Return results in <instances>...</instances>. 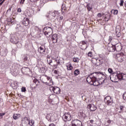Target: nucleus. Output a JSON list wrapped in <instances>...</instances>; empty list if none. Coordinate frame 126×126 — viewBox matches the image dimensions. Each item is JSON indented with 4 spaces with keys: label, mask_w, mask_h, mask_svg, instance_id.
<instances>
[{
    "label": "nucleus",
    "mask_w": 126,
    "mask_h": 126,
    "mask_svg": "<svg viewBox=\"0 0 126 126\" xmlns=\"http://www.w3.org/2000/svg\"><path fill=\"white\" fill-rule=\"evenodd\" d=\"M22 92H25L26 91V88L24 87H23L21 89Z\"/></svg>",
    "instance_id": "obj_39"
},
{
    "label": "nucleus",
    "mask_w": 126,
    "mask_h": 126,
    "mask_svg": "<svg viewBox=\"0 0 126 126\" xmlns=\"http://www.w3.org/2000/svg\"><path fill=\"white\" fill-rule=\"evenodd\" d=\"M94 122V120H90V123H91V124H93Z\"/></svg>",
    "instance_id": "obj_59"
},
{
    "label": "nucleus",
    "mask_w": 126,
    "mask_h": 126,
    "mask_svg": "<svg viewBox=\"0 0 126 126\" xmlns=\"http://www.w3.org/2000/svg\"><path fill=\"white\" fill-rule=\"evenodd\" d=\"M116 34L117 37H121V30H120V29L116 28Z\"/></svg>",
    "instance_id": "obj_20"
},
{
    "label": "nucleus",
    "mask_w": 126,
    "mask_h": 126,
    "mask_svg": "<svg viewBox=\"0 0 126 126\" xmlns=\"http://www.w3.org/2000/svg\"><path fill=\"white\" fill-rule=\"evenodd\" d=\"M81 43L83 45H86V42L84 41H82Z\"/></svg>",
    "instance_id": "obj_52"
},
{
    "label": "nucleus",
    "mask_w": 126,
    "mask_h": 126,
    "mask_svg": "<svg viewBox=\"0 0 126 126\" xmlns=\"http://www.w3.org/2000/svg\"><path fill=\"white\" fill-rule=\"evenodd\" d=\"M23 60L24 62H27L28 61V57H27V55H23Z\"/></svg>",
    "instance_id": "obj_27"
},
{
    "label": "nucleus",
    "mask_w": 126,
    "mask_h": 126,
    "mask_svg": "<svg viewBox=\"0 0 126 126\" xmlns=\"http://www.w3.org/2000/svg\"><path fill=\"white\" fill-rule=\"evenodd\" d=\"M49 126H55V124H51L49 125Z\"/></svg>",
    "instance_id": "obj_60"
},
{
    "label": "nucleus",
    "mask_w": 126,
    "mask_h": 126,
    "mask_svg": "<svg viewBox=\"0 0 126 126\" xmlns=\"http://www.w3.org/2000/svg\"><path fill=\"white\" fill-rule=\"evenodd\" d=\"M52 16L55 17L56 16V13L55 12L52 13Z\"/></svg>",
    "instance_id": "obj_55"
},
{
    "label": "nucleus",
    "mask_w": 126,
    "mask_h": 126,
    "mask_svg": "<svg viewBox=\"0 0 126 126\" xmlns=\"http://www.w3.org/2000/svg\"><path fill=\"white\" fill-rule=\"evenodd\" d=\"M20 114H14L13 115V118L14 120H17L20 118Z\"/></svg>",
    "instance_id": "obj_23"
},
{
    "label": "nucleus",
    "mask_w": 126,
    "mask_h": 126,
    "mask_svg": "<svg viewBox=\"0 0 126 126\" xmlns=\"http://www.w3.org/2000/svg\"><path fill=\"white\" fill-rule=\"evenodd\" d=\"M24 1H25V0H21V1H20V4H24Z\"/></svg>",
    "instance_id": "obj_43"
},
{
    "label": "nucleus",
    "mask_w": 126,
    "mask_h": 126,
    "mask_svg": "<svg viewBox=\"0 0 126 126\" xmlns=\"http://www.w3.org/2000/svg\"><path fill=\"white\" fill-rule=\"evenodd\" d=\"M123 98H125V99H126V93L124 94L123 95Z\"/></svg>",
    "instance_id": "obj_56"
},
{
    "label": "nucleus",
    "mask_w": 126,
    "mask_h": 126,
    "mask_svg": "<svg viewBox=\"0 0 126 126\" xmlns=\"http://www.w3.org/2000/svg\"><path fill=\"white\" fill-rule=\"evenodd\" d=\"M19 70V69L15 70L14 71L15 72V74H17V73H18V71Z\"/></svg>",
    "instance_id": "obj_47"
},
{
    "label": "nucleus",
    "mask_w": 126,
    "mask_h": 126,
    "mask_svg": "<svg viewBox=\"0 0 126 126\" xmlns=\"http://www.w3.org/2000/svg\"><path fill=\"white\" fill-rule=\"evenodd\" d=\"M50 90L54 92L55 94H60L61 93V89L58 87H51Z\"/></svg>",
    "instance_id": "obj_8"
},
{
    "label": "nucleus",
    "mask_w": 126,
    "mask_h": 126,
    "mask_svg": "<svg viewBox=\"0 0 126 126\" xmlns=\"http://www.w3.org/2000/svg\"><path fill=\"white\" fill-rule=\"evenodd\" d=\"M118 73H114L110 75V79L112 82H118Z\"/></svg>",
    "instance_id": "obj_5"
},
{
    "label": "nucleus",
    "mask_w": 126,
    "mask_h": 126,
    "mask_svg": "<svg viewBox=\"0 0 126 126\" xmlns=\"http://www.w3.org/2000/svg\"><path fill=\"white\" fill-rule=\"evenodd\" d=\"M126 74L122 73V80H126Z\"/></svg>",
    "instance_id": "obj_32"
},
{
    "label": "nucleus",
    "mask_w": 126,
    "mask_h": 126,
    "mask_svg": "<svg viewBox=\"0 0 126 126\" xmlns=\"http://www.w3.org/2000/svg\"><path fill=\"white\" fill-rule=\"evenodd\" d=\"M63 120L64 122H69L71 121V114L69 112L65 113L62 117Z\"/></svg>",
    "instance_id": "obj_3"
},
{
    "label": "nucleus",
    "mask_w": 126,
    "mask_h": 126,
    "mask_svg": "<svg viewBox=\"0 0 126 126\" xmlns=\"http://www.w3.org/2000/svg\"><path fill=\"white\" fill-rule=\"evenodd\" d=\"M63 16H61L60 17V21H63Z\"/></svg>",
    "instance_id": "obj_42"
},
{
    "label": "nucleus",
    "mask_w": 126,
    "mask_h": 126,
    "mask_svg": "<svg viewBox=\"0 0 126 126\" xmlns=\"http://www.w3.org/2000/svg\"><path fill=\"white\" fill-rule=\"evenodd\" d=\"M88 57H90V58H92V57L93 56V55H92V52H89L88 54Z\"/></svg>",
    "instance_id": "obj_38"
},
{
    "label": "nucleus",
    "mask_w": 126,
    "mask_h": 126,
    "mask_svg": "<svg viewBox=\"0 0 126 126\" xmlns=\"http://www.w3.org/2000/svg\"><path fill=\"white\" fill-rule=\"evenodd\" d=\"M58 35L56 33L52 35L51 37V40L54 44H56V43L58 42Z\"/></svg>",
    "instance_id": "obj_11"
},
{
    "label": "nucleus",
    "mask_w": 126,
    "mask_h": 126,
    "mask_svg": "<svg viewBox=\"0 0 126 126\" xmlns=\"http://www.w3.org/2000/svg\"><path fill=\"white\" fill-rule=\"evenodd\" d=\"M3 56H6V52H4Z\"/></svg>",
    "instance_id": "obj_61"
},
{
    "label": "nucleus",
    "mask_w": 126,
    "mask_h": 126,
    "mask_svg": "<svg viewBox=\"0 0 126 126\" xmlns=\"http://www.w3.org/2000/svg\"><path fill=\"white\" fill-rule=\"evenodd\" d=\"M116 58L117 59H118V58L119 59H123V56H121V54H117Z\"/></svg>",
    "instance_id": "obj_37"
},
{
    "label": "nucleus",
    "mask_w": 126,
    "mask_h": 126,
    "mask_svg": "<svg viewBox=\"0 0 126 126\" xmlns=\"http://www.w3.org/2000/svg\"><path fill=\"white\" fill-rule=\"evenodd\" d=\"M98 75L96 73H93L89 75L87 78V82L94 86H98V85H102L105 83V79L103 80L101 78L100 80H98Z\"/></svg>",
    "instance_id": "obj_1"
},
{
    "label": "nucleus",
    "mask_w": 126,
    "mask_h": 126,
    "mask_svg": "<svg viewBox=\"0 0 126 126\" xmlns=\"http://www.w3.org/2000/svg\"><path fill=\"white\" fill-rule=\"evenodd\" d=\"M104 103L108 106H111L113 104V98L110 96H107L104 98Z\"/></svg>",
    "instance_id": "obj_4"
},
{
    "label": "nucleus",
    "mask_w": 126,
    "mask_h": 126,
    "mask_svg": "<svg viewBox=\"0 0 126 126\" xmlns=\"http://www.w3.org/2000/svg\"><path fill=\"white\" fill-rule=\"evenodd\" d=\"M23 24L25 26H28L29 25V19L25 18L23 20Z\"/></svg>",
    "instance_id": "obj_15"
},
{
    "label": "nucleus",
    "mask_w": 126,
    "mask_h": 126,
    "mask_svg": "<svg viewBox=\"0 0 126 126\" xmlns=\"http://www.w3.org/2000/svg\"><path fill=\"white\" fill-rule=\"evenodd\" d=\"M73 61L74 63H78V62H79V59L77 58H74L73 59Z\"/></svg>",
    "instance_id": "obj_31"
},
{
    "label": "nucleus",
    "mask_w": 126,
    "mask_h": 126,
    "mask_svg": "<svg viewBox=\"0 0 126 126\" xmlns=\"http://www.w3.org/2000/svg\"><path fill=\"white\" fill-rule=\"evenodd\" d=\"M55 62H57V64H55V65H54V66H55V67H57V66H58V65H59V64H60V61L57 60H55Z\"/></svg>",
    "instance_id": "obj_33"
},
{
    "label": "nucleus",
    "mask_w": 126,
    "mask_h": 126,
    "mask_svg": "<svg viewBox=\"0 0 126 126\" xmlns=\"http://www.w3.org/2000/svg\"><path fill=\"white\" fill-rule=\"evenodd\" d=\"M120 6H123L124 5V0H120Z\"/></svg>",
    "instance_id": "obj_40"
},
{
    "label": "nucleus",
    "mask_w": 126,
    "mask_h": 126,
    "mask_svg": "<svg viewBox=\"0 0 126 126\" xmlns=\"http://www.w3.org/2000/svg\"><path fill=\"white\" fill-rule=\"evenodd\" d=\"M54 73H55V74H58V71L57 70H55L54 71Z\"/></svg>",
    "instance_id": "obj_57"
},
{
    "label": "nucleus",
    "mask_w": 126,
    "mask_h": 126,
    "mask_svg": "<svg viewBox=\"0 0 126 126\" xmlns=\"http://www.w3.org/2000/svg\"><path fill=\"white\" fill-rule=\"evenodd\" d=\"M111 13H113V14H114V15H118V13H119V11H118V10H112L111 11Z\"/></svg>",
    "instance_id": "obj_26"
},
{
    "label": "nucleus",
    "mask_w": 126,
    "mask_h": 126,
    "mask_svg": "<svg viewBox=\"0 0 126 126\" xmlns=\"http://www.w3.org/2000/svg\"><path fill=\"white\" fill-rule=\"evenodd\" d=\"M108 124H111V120H108L107 121Z\"/></svg>",
    "instance_id": "obj_62"
},
{
    "label": "nucleus",
    "mask_w": 126,
    "mask_h": 126,
    "mask_svg": "<svg viewBox=\"0 0 126 126\" xmlns=\"http://www.w3.org/2000/svg\"><path fill=\"white\" fill-rule=\"evenodd\" d=\"M4 0H3L1 2H0V6L1 5H2V4L3 3V2H4Z\"/></svg>",
    "instance_id": "obj_51"
},
{
    "label": "nucleus",
    "mask_w": 126,
    "mask_h": 126,
    "mask_svg": "<svg viewBox=\"0 0 126 126\" xmlns=\"http://www.w3.org/2000/svg\"><path fill=\"white\" fill-rule=\"evenodd\" d=\"M2 0H0V1H1Z\"/></svg>",
    "instance_id": "obj_63"
},
{
    "label": "nucleus",
    "mask_w": 126,
    "mask_h": 126,
    "mask_svg": "<svg viewBox=\"0 0 126 126\" xmlns=\"http://www.w3.org/2000/svg\"><path fill=\"white\" fill-rule=\"evenodd\" d=\"M118 80H123V73H117Z\"/></svg>",
    "instance_id": "obj_22"
},
{
    "label": "nucleus",
    "mask_w": 126,
    "mask_h": 126,
    "mask_svg": "<svg viewBox=\"0 0 126 126\" xmlns=\"http://www.w3.org/2000/svg\"><path fill=\"white\" fill-rule=\"evenodd\" d=\"M87 108L90 110V112H94V111L97 110V106H95V105L93 104L88 105Z\"/></svg>",
    "instance_id": "obj_10"
},
{
    "label": "nucleus",
    "mask_w": 126,
    "mask_h": 126,
    "mask_svg": "<svg viewBox=\"0 0 126 126\" xmlns=\"http://www.w3.org/2000/svg\"><path fill=\"white\" fill-rule=\"evenodd\" d=\"M11 8L12 7H10V8H9V9L7 10V12H9L10 11H11Z\"/></svg>",
    "instance_id": "obj_49"
},
{
    "label": "nucleus",
    "mask_w": 126,
    "mask_h": 126,
    "mask_svg": "<svg viewBox=\"0 0 126 126\" xmlns=\"http://www.w3.org/2000/svg\"><path fill=\"white\" fill-rule=\"evenodd\" d=\"M107 50H108L109 52H115V51H116L115 45H111V46H108Z\"/></svg>",
    "instance_id": "obj_16"
},
{
    "label": "nucleus",
    "mask_w": 126,
    "mask_h": 126,
    "mask_svg": "<svg viewBox=\"0 0 126 126\" xmlns=\"http://www.w3.org/2000/svg\"><path fill=\"white\" fill-rule=\"evenodd\" d=\"M111 17H112V15H111L109 13H107V14H105L104 19H105L107 22H108V21H109V20L111 19Z\"/></svg>",
    "instance_id": "obj_19"
},
{
    "label": "nucleus",
    "mask_w": 126,
    "mask_h": 126,
    "mask_svg": "<svg viewBox=\"0 0 126 126\" xmlns=\"http://www.w3.org/2000/svg\"><path fill=\"white\" fill-rule=\"evenodd\" d=\"M24 120L25 121H28V122H29V121H30L29 119H28V117H25Z\"/></svg>",
    "instance_id": "obj_48"
},
{
    "label": "nucleus",
    "mask_w": 126,
    "mask_h": 126,
    "mask_svg": "<svg viewBox=\"0 0 126 126\" xmlns=\"http://www.w3.org/2000/svg\"><path fill=\"white\" fill-rule=\"evenodd\" d=\"M103 63V60L102 59H99L96 60V62L95 64V66H99V65H101Z\"/></svg>",
    "instance_id": "obj_18"
},
{
    "label": "nucleus",
    "mask_w": 126,
    "mask_h": 126,
    "mask_svg": "<svg viewBox=\"0 0 126 126\" xmlns=\"http://www.w3.org/2000/svg\"><path fill=\"white\" fill-rule=\"evenodd\" d=\"M17 12H21V8H19L18 9V10H17Z\"/></svg>",
    "instance_id": "obj_54"
},
{
    "label": "nucleus",
    "mask_w": 126,
    "mask_h": 126,
    "mask_svg": "<svg viewBox=\"0 0 126 126\" xmlns=\"http://www.w3.org/2000/svg\"><path fill=\"white\" fill-rule=\"evenodd\" d=\"M38 52H39L40 54H43V53H45V52H46V48H45V46L41 45L38 49Z\"/></svg>",
    "instance_id": "obj_13"
},
{
    "label": "nucleus",
    "mask_w": 126,
    "mask_h": 126,
    "mask_svg": "<svg viewBox=\"0 0 126 126\" xmlns=\"http://www.w3.org/2000/svg\"><path fill=\"white\" fill-rule=\"evenodd\" d=\"M72 126H82V123L79 120H74L71 122Z\"/></svg>",
    "instance_id": "obj_7"
},
{
    "label": "nucleus",
    "mask_w": 126,
    "mask_h": 126,
    "mask_svg": "<svg viewBox=\"0 0 126 126\" xmlns=\"http://www.w3.org/2000/svg\"><path fill=\"white\" fill-rule=\"evenodd\" d=\"M13 24H14V19L12 18L11 19L10 25H13Z\"/></svg>",
    "instance_id": "obj_36"
},
{
    "label": "nucleus",
    "mask_w": 126,
    "mask_h": 126,
    "mask_svg": "<svg viewBox=\"0 0 126 126\" xmlns=\"http://www.w3.org/2000/svg\"><path fill=\"white\" fill-rule=\"evenodd\" d=\"M63 5H62V8H63Z\"/></svg>",
    "instance_id": "obj_64"
},
{
    "label": "nucleus",
    "mask_w": 126,
    "mask_h": 126,
    "mask_svg": "<svg viewBox=\"0 0 126 126\" xmlns=\"http://www.w3.org/2000/svg\"><path fill=\"white\" fill-rule=\"evenodd\" d=\"M48 63L50 64V65H51V63H53V61L52 60H50L49 61H47Z\"/></svg>",
    "instance_id": "obj_44"
},
{
    "label": "nucleus",
    "mask_w": 126,
    "mask_h": 126,
    "mask_svg": "<svg viewBox=\"0 0 126 126\" xmlns=\"http://www.w3.org/2000/svg\"><path fill=\"white\" fill-rule=\"evenodd\" d=\"M33 83L36 84V86H38V85H40V81H39L37 79H35L33 80Z\"/></svg>",
    "instance_id": "obj_24"
},
{
    "label": "nucleus",
    "mask_w": 126,
    "mask_h": 126,
    "mask_svg": "<svg viewBox=\"0 0 126 126\" xmlns=\"http://www.w3.org/2000/svg\"><path fill=\"white\" fill-rule=\"evenodd\" d=\"M29 125L31 126H33V125H34V120H29Z\"/></svg>",
    "instance_id": "obj_29"
},
{
    "label": "nucleus",
    "mask_w": 126,
    "mask_h": 126,
    "mask_svg": "<svg viewBox=\"0 0 126 126\" xmlns=\"http://www.w3.org/2000/svg\"><path fill=\"white\" fill-rule=\"evenodd\" d=\"M40 79L45 85H53L54 84L52 78L46 75H42L40 77Z\"/></svg>",
    "instance_id": "obj_2"
},
{
    "label": "nucleus",
    "mask_w": 126,
    "mask_h": 126,
    "mask_svg": "<svg viewBox=\"0 0 126 126\" xmlns=\"http://www.w3.org/2000/svg\"><path fill=\"white\" fill-rule=\"evenodd\" d=\"M124 107L122 105L120 106V109L121 111V112H123V111H124Z\"/></svg>",
    "instance_id": "obj_41"
},
{
    "label": "nucleus",
    "mask_w": 126,
    "mask_h": 126,
    "mask_svg": "<svg viewBox=\"0 0 126 126\" xmlns=\"http://www.w3.org/2000/svg\"><path fill=\"white\" fill-rule=\"evenodd\" d=\"M49 0H43V1H45V2H48Z\"/></svg>",
    "instance_id": "obj_58"
},
{
    "label": "nucleus",
    "mask_w": 126,
    "mask_h": 126,
    "mask_svg": "<svg viewBox=\"0 0 126 126\" xmlns=\"http://www.w3.org/2000/svg\"><path fill=\"white\" fill-rule=\"evenodd\" d=\"M21 71L25 74H27L29 71H30V69L27 67H23L21 69Z\"/></svg>",
    "instance_id": "obj_12"
},
{
    "label": "nucleus",
    "mask_w": 126,
    "mask_h": 126,
    "mask_svg": "<svg viewBox=\"0 0 126 126\" xmlns=\"http://www.w3.org/2000/svg\"><path fill=\"white\" fill-rule=\"evenodd\" d=\"M11 18H9L7 19V21L8 22V25H11L10 24V22L11 21Z\"/></svg>",
    "instance_id": "obj_34"
},
{
    "label": "nucleus",
    "mask_w": 126,
    "mask_h": 126,
    "mask_svg": "<svg viewBox=\"0 0 126 126\" xmlns=\"http://www.w3.org/2000/svg\"><path fill=\"white\" fill-rule=\"evenodd\" d=\"M86 7L88 11H90L93 8L92 6H90V4H87Z\"/></svg>",
    "instance_id": "obj_25"
},
{
    "label": "nucleus",
    "mask_w": 126,
    "mask_h": 126,
    "mask_svg": "<svg viewBox=\"0 0 126 126\" xmlns=\"http://www.w3.org/2000/svg\"><path fill=\"white\" fill-rule=\"evenodd\" d=\"M11 86H12V88H13V89H16L17 87H18L17 82H14L11 84Z\"/></svg>",
    "instance_id": "obj_21"
},
{
    "label": "nucleus",
    "mask_w": 126,
    "mask_h": 126,
    "mask_svg": "<svg viewBox=\"0 0 126 126\" xmlns=\"http://www.w3.org/2000/svg\"><path fill=\"white\" fill-rule=\"evenodd\" d=\"M79 70L78 69H76L74 72V75L75 76H77V75L80 73Z\"/></svg>",
    "instance_id": "obj_28"
},
{
    "label": "nucleus",
    "mask_w": 126,
    "mask_h": 126,
    "mask_svg": "<svg viewBox=\"0 0 126 126\" xmlns=\"http://www.w3.org/2000/svg\"><path fill=\"white\" fill-rule=\"evenodd\" d=\"M46 119L48 120V122H54V121H56L55 116H54L52 113L48 114L46 116Z\"/></svg>",
    "instance_id": "obj_9"
},
{
    "label": "nucleus",
    "mask_w": 126,
    "mask_h": 126,
    "mask_svg": "<svg viewBox=\"0 0 126 126\" xmlns=\"http://www.w3.org/2000/svg\"><path fill=\"white\" fill-rule=\"evenodd\" d=\"M10 41L13 44H17V43L18 42V41H17V37L14 36L11 37V38L10 39Z\"/></svg>",
    "instance_id": "obj_14"
},
{
    "label": "nucleus",
    "mask_w": 126,
    "mask_h": 126,
    "mask_svg": "<svg viewBox=\"0 0 126 126\" xmlns=\"http://www.w3.org/2000/svg\"><path fill=\"white\" fill-rule=\"evenodd\" d=\"M5 115V113H0V117H3Z\"/></svg>",
    "instance_id": "obj_50"
},
{
    "label": "nucleus",
    "mask_w": 126,
    "mask_h": 126,
    "mask_svg": "<svg viewBox=\"0 0 126 126\" xmlns=\"http://www.w3.org/2000/svg\"><path fill=\"white\" fill-rule=\"evenodd\" d=\"M31 2H37L39 0H30Z\"/></svg>",
    "instance_id": "obj_46"
},
{
    "label": "nucleus",
    "mask_w": 126,
    "mask_h": 126,
    "mask_svg": "<svg viewBox=\"0 0 126 126\" xmlns=\"http://www.w3.org/2000/svg\"><path fill=\"white\" fill-rule=\"evenodd\" d=\"M115 51L117 52H120V51H122V46H121V45L119 44H117L115 45Z\"/></svg>",
    "instance_id": "obj_17"
},
{
    "label": "nucleus",
    "mask_w": 126,
    "mask_h": 126,
    "mask_svg": "<svg viewBox=\"0 0 126 126\" xmlns=\"http://www.w3.org/2000/svg\"><path fill=\"white\" fill-rule=\"evenodd\" d=\"M101 13H98L97 14V17H101Z\"/></svg>",
    "instance_id": "obj_53"
},
{
    "label": "nucleus",
    "mask_w": 126,
    "mask_h": 126,
    "mask_svg": "<svg viewBox=\"0 0 126 126\" xmlns=\"http://www.w3.org/2000/svg\"><path fill=\"white\" fill-rule=\"evenodd\" d=\"M43 32H44L45 35H49V33L53 32V30L52 29V28L50 27H46L44 28Z\"/></svg>",
    "instance_id": "obj_6"
},
{
    "label": "nucleus",
    "mask_w": 126,
    "mask_h": 126,
    "mask_svg": "<svg viewBox=\"0 0 126 126\" xmlns=\"http://www.w3.org/2000/svg\"><path fill=\"white\" fill-rule=\"evenodd\" d=\"M108 71L109 73H114V71H113V69L111 68H109L108 69Z\"/></svg>",
    "instance_id": "obj_35"
},
{
    "label": "nucleus",
    "mask_w": 126,
    "mask_h": 126,
    "mask_svg": "<svg viewBox=\"0 0 126 126\" xmlns=\"http://www.w3.org/2000/svg\"><path fill=\"white\" fill-rule=\"evenodd\" d=\"M72 68H73V67L72 66H71V65H68V66H67V70H71Z\"/></svg>",
    "instance_id": "obj_30"
},
{
    "label": "nucleus",
    "mask_w": 126,
    "mask_h": 126,
    "mask_svg": "<svg viewBox=\"0 0 126 126\" xmlns=\"http://www.w3.org/2000/svg\"><path fill=\"white\" fill-rule=\"evenodd\" d=\"M113 40V37L112 36H109V38L108 39V41H109V42H111V41Z\"/></svg>",
    "instance_id": "obj_45"
}]
</instances>
